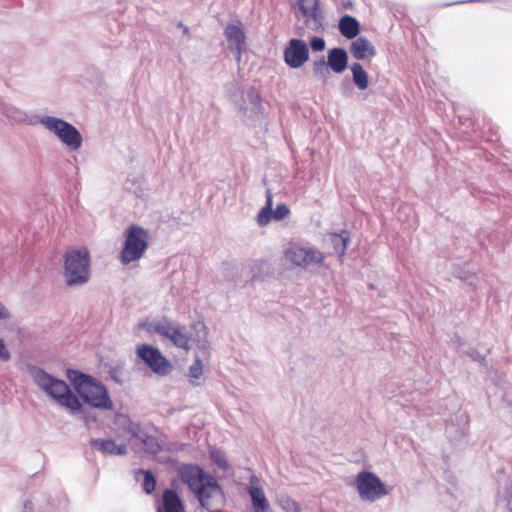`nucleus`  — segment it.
<instances>
[{
    "label": "nucleus",
    "instance_id": "35",
    "mask_svg": "<svg viewBox=\"0 0 512 512\" xmlns=\"http://www.w3.org/2000/svg\"><path fill=\"white\" fill-rule=\"evenodd\" d=\"M10 359V353L2 339H0V361L7 362Z\"/></svg>",
    "mask_w": 512,
    "mask_h": 512
},
{
    "label": "nucleus",
    "instance_id": "4",
    "mask_svg": "<svg viewBox=\"0 0 512 512\" xmlns=\"http://www.w3.org/2000/svg\"><path fill=\"white\" fill-rule=\"evenodd\" d=\"M37 122L70 152H76L82 147L83 137L80 131L64 119L55 116L40 115L37 116Z\"/></svg>",
    "mask_w": 512,
    "mask_h": 512
},
{
    "label": "nucleus",
    "instance_id": "33",
    "mask_svg": "<svg viewBox=\"0 0 512 512\" xmlns=\"http://www.w3.org/2000/svg\"><path fill=\"white\" fill-rule=\"evenodd\" d=\"M290 214V209L286 204L277 205L273 210V219L280 221L285 219Z\"/></svg>",
    "mask_w": 512,
    "mask_h": 512
},
{
    "label": "nucleus",
    "instance_id": "10",
    "mask_svg": "<svg viewBox=\"0 0 512 512\" xmlns=\"http://www.w3.org/2000/svg\"><path fill=\"white\" fill-rule=\"evenodd\" d=\"M201 505L210 512H219L224 504V495L216 480L211 477L195 492Z\"/></svg>",
    "mask_w": 512,
    "mask_h": 512
},
{
    "label": "nucleus",
    "instance_id": "25",
    "mask_svg": "<svg viewBox=\"0 0 512 512\" xmlns=\"http://www.w3.org/2000/svg\"><path fill=\"white\" fill-rule=\"evenodd\" d=\"M353 82L359 90H366L369 86V76L363 66L356 62L350 67Z\"/></svg>",
    "mask_w": 512,
    "mask_h": 512
},
{
    "label": "nucleus",
    "instance_id": "28",
    "mask_svg": "<svg viewBox=\"0 0 512 512\" xmlns=\"http://www.w3.org/2000/svg\"><path fill=\"white\" fill-rule=\"evenodd\" d=\"M203 374V364L200 359H196L189 368L190 383L192 386H198V380Z\"/></svg>",
    "mask_w": 512,
    "mask_h": 512
},
{
    "label": "nucleus",
    "instance_id": "36",
    "mask_svg": "<svg viewBox=\"0 0 512 512\" xmlns=\"http://www.w3.org/2000/svg\"><path fill=\"white\" fill-rule=\"evenodd\" d=\"M11 317L9 309L0 301V320H9Z\"/></svg>",
    "mask_w": 512,
    "mask_h": 512
},
{
    "label": "nucleus",
    "instance_id": "14",
    "mask_svg": "<svg viewBox=\"0 0 512 512\" xmlns=\"http://www.w3.org/2000/svg\"><path fill=\"white\" fill-rule=\"evenodd\" d=\"M248 493L255 512H270L269 501L265 496L260 480L255 475L250 477Z\"/></svg>",
    "mask_w": 512,
    "mask_h": 512
},
{
    "label": "nucleus",
    "instance_id": "24",
    "mask_svg": "<svg viewBox=\"0 0 512 512\" xmlns=\"http://www.w3.org/2000/svg\"><path fill=\"white\" fill-rule=\"evenodd\" d=\"M134 445H142L145 452L155 454L160 450V444L154 436L147 435L142 429L132 438Z\"/></svg>",
    "mask_w": 512,
    "mask_h": 512
},
{
    "label": "nucleus",
    "instance_id": "12",
    "mask_svg": "<svg viewBox=\"0 0 512 512\" xmlns=\"http://www.w3.org/2000/svg\"><path fill=\"white\" fill-rule=\"evenodd\" d=\"M309 58L307 44L300 39H291L284 50V61L291 68L301 67Z\"/></svg>",
    "mask_w": 512,
    "mask_h": 512
},
{
    "label": "nucleus",
    "instance_id": "22",
    "mask_svg": "<svg viewBox=\"0 0 512 512\" xmlns=\"http://www.w3.org/2000/svg\"><path fill=\"white\" fill-rule=\"evenodd\" d=\"M3 113L8 119L19 124L35 125L38 123L37 116L30 118L24 111L11 105L4 106Z\"/></svg>",
    "mask_w": 512,
    "mask_h": 512
},
{
    "label": "nucleus",
    "instance_id": "8",
    "mask_svg": "<svg viewBox=\"0 0 512 512\" xmlns=\"http://www.w3.org/2000/svg\"><path fill=\"white\" fill-rule=\"evenodd\" d=\"M356 488L364 501L374 502L388 494L380 478L371 472H360L356 477Z\"/></svg>",
    "mask_w": 512,
    "mask_h": 512
},
{
    "label": "nucleus",
    "instance_id": "11",
    "mask_svg": "<svg viewBox=\"0 0 512 512\" xmlns=\"http://www.w3.org/2000/svg\"><path fill=\"white\" fill-rule=\"evenodd\" d=\"M238 114L244 121H258L263 117L264 108L259 92L250 87L245 92L243 102L237 106Z\"/></svg>",
    "mask_w": 512,
    "mask_h": 512
},
{
    "label": "nucleus",
    "instance_id": "23",
    "mask_svg": "<svg viewBox=\"0 0 512 512\" xmlns=\"http://www.w3.org/2000/svg\"><path fill=\"white\" fill-rule=\"evenodd\" d=\"M359 22L356 18L345 15L339 21V31L347 39H354L359 34Z\"/></svg>",
    "mask_w": 512,
    "mask_h": 512
},
{
    "label": "nucleus",
    "instance_id": "17",
    "mask_svg": "<svg viewBox=\"0 0 512 512\" xmlns=\"http://www.w3.org/2000/svg\"><path fill=\"white\" fill-rule=\"evenodd\" d=\"M327 64L335 73H342L348 65V55L343 48H333L328 51Z\"/></svg>",
    "mask_w": 512,
    "mask_h": 512
},
{
    "label": "nucleus",
    "instance_id": "37",
    "mask_svg": "<svg viewBox=\"0 0 512 512\" xmlns=\"http://www.w3.org/2000/svg\"><path fill=\"white\" fill-rule=\"evenodd\" d=\"M273 206V197L271 191L268 189L266 191V203L264 207H268V209H272Z\"/></svg>",
    "mask_w": 512,
    "mask_h": 512
},
{
    "label": "nucleus",
    "instance_id": "7",
    "mask_svg": "<svg viewBox=\"0 0 512 512\" xmlns=\"http://www.w3.org/2000/svg\"><path fill=\"white\" fill-rule=\"evenodd\" d=\"M283 255L287 262L300 268L323 263L325 256L322 251L311 245L290 242L284 246Z\"/></svg>",
    "mask_w": 512,
    "mask_h": 512
},
{
    "label": "nucleus",
    "instance_id": "32",
    "mask_svg": "<svg viewBox=\"0 0 512 512\" xmlns=\"http://www.w3.org/2000/svg\"><path fill=\"white\" fill-rule=\"evenodd\" d=\"M271 219H273V209L268 207H263L257 215V223L261 227L266 226Z\"/></svg>",
    "mask_w": 512,
    "mask_h": 512
},
{
    "label": "nucleus",
    "instance_id": "27",
    "mask_svg": "<svg viewBox=\"0 0 512 512\" xmlns=\"http://www.w3.org/2000/svg\"><path fill=\"white\" fill-rule=\"evenodd\" d=\"M313 72H314L316 78H318L321 81H326V79L330 75L329 66L324 59L314 61Z\"/></svg>",
    "mask_w": 512,
    "mask_h": 512
},
{
    "label": "nucleus",
    "instance_id": "1",
    "mask_svg": "<svg viewBox=\"0 0 512 512\" xmlns=\"http://www.w3.org/2000/svg\"><path fill=\"white\" fill-rule=\"evenodd\" d=\"M29 375L33 383L43 393L69 413L76 414L81 411L82 402L64 380L58 379L36 366L29 367Z\"/></svg>",
    "mask_w": 512,
    "mask_h": 512
},
{
    "label": "nucleus",
    "instance_id": "26",
    "mask_svg": "<svg viewBox=\"0 0 512 512\" xmlns=\"http://www.w3.org/2000/svg\"><path fill=\"white\" fill-rule=\"evenodd\" d=\"M194 329L196 330L194 341L196 342L197 347L201 350H207L209 348V343L207 340L208 329L206 325L200 322L194 325Z\"/></svg>",
    "mask_w": 512,
    "mask_h": 512
},
{
    "label": "nucleus",
    "instance_id": "31",
    "mask_svg": "<svg viewBox=\"0 0 512 512\" xmlns=\"http://www.w3.org/2000/svg\"><path fill=\"white\" fill-rule=\"evenodd\" d=\"M141 474L144 475V481H143V489L147 494H150L154 491L156 481L154 476L150 471H140Z\"/></svg>",
    "mask_w": 512,
    "mask_h": 512
},
{
    "label": "nucleus",
    "instance_id": "20",
    "mask_svg": "<svg viewBox=\"0 0 512 512\" xmlns=\"http://www.w3.org/2000/svg\"><path fill=\"white\" fill-rule=\"evenodd\" d=\"M114 424L118 430H121L130 435V439L139 434L141 429L140 425L133 422L126 414L117 413L114 417Z\"/></svg>",
    "mask_w": 512,
    "mask_h": 512
},
{
    "label": "nucleus",
    "instance_id": "40",
    "mask_svg": "<svg viewBox=\"0 0 512 512\" xmlns=\"http://www.w3.org/2000/svg\"><path fill=\"white\" fill-rule=\"evenodd\" d=\"M184 33H188V28L187 27H185Z\"/></svg>",
    "mask_w": 512,
    "mask_h": 512
},
{
    "label": "nucleus",
    "instance_id": "3",
    "mask_svg": "<svg viewBox=\"0 0 512 512\" xmlns=\"http://www.w3.org/2000/svg\"><path fill=\"white\" fill-rule=\"evenodd\" d=\"M142 328L150 334L169 340L175 347L185 351L191 348V336L185 325L167 317L153 319L142 324Z\"/></svg>",
    "mask_w": 512,
    "mask_h": 512
},
{
    "label": "nucleus",
    "instance_id": "34",
    "mask_svg": "<svg viewBox=\"0 0 512 512\" xmlns=\"http://www.w3.org/2000/svg\"><path fill=\"white\" fill-rule=\"evenodd\" d=\"M311 48L313 51H322L325 48V41L321 37H314L311 40Z\"/></svg>",
    "mask_w": 512,
    "mask_h": 512
},
{
    "label": "nucleus",
    "instance_id": "21",
    "mask_svg": "<svg viewBox=\"0 0 512 512\" xmlns=\"http://www.w3.org/2000/svg\"><path fill=\"white\" fill-rule=\"evenodd\" d=\"M298 6L303 15L314 22V25H319L321 22V14L318 9V0H298Z\"/></svg>",
    "mask_w": 512,
    "mask_h": 512
},
{
    "label": "nucleus",
    "instance_id": "19",
    "mask_svg": "<svg viewBox=\"0 0 512 512\" xmlns=\"http://www.w3.org/2000/svg\"><path fill=\"white\" fill-rule=\"evenodd\" d=\"M225 36L231 49L240 54L245 42V35L241 28L236 25H228L225 29Z\"/></svg>",
    "mask_w": 512,
    "mask_h": 512
},
{
    "label": "nucleus",
    "instance_id": "39",
    "mask_svg": "<svg viewBox=\"0 0 512 512\" xmlns=\"http://www.w3.org/2000/svg\"><path fill=\"white\" fill-rule=\"evenodd\" d=\"M474 360H477L479 358V354L475 353L471 355Z\"/></svg>",
    "mask_w": 512,
    "mask_h": 512
},
{
    "label": "nucleus",
    "instance_id": "30",
    "mask_svg": "<svg viewBox=\"0 0 512 512\" xmlns=\"http://www.w3.org/2000/svg\"><path fill=\"white\" fill-rule=\"evenodd\" d=\"M330 239L335 249L340 252V255H343L347 247L348 237L344 234H332Z\"/></svg>",
    "mask_w": 512,
    "mask_h": 512
},
{
    "label": "nucleus",
    "instance_id": "6",
    "mask_svg": "<svg viewBox=\"0 0 512 512\" xmlns=\"http://www.w3.org/2000/svg\"><path fill=\"white\" fill-rule=\"evenodd\" d=\"M149 231L131 225L125 231V241L120 252V261L129 264L141 259L148 248Z\"/></svg>",
    "mask_w": 512,
    "mask_h": 512
},
{
    "label": "nucleus",
    "instance_id": "5",
    "mask_svg": "<svg viewBox=\"0 0 512 512\" xmlns=\"http://www.w3.org/2000/svg\"><path fill=\"white\" fill-rule=\"evenodd\" d=\"M67 286H81L90 277V261L87 249H74L66 253L63 271Z\"/></svg>",
    "mask_w": 512,
    "mask_h": 512
},
{
    "label": "nucleus",
    "instance_id": "16",
    "mask_svg": "<svg viewBox=\"0 0 512 512\" xmlns=\"http://www.w3.org/2000/svg\"><path fill=\"white\" fill-rule=\"evenodd\" d=\"M350 52L357 60L371 59L376 55L373 44L365 37H358L351 42Z\"/></svg>",
    "mask_w": 512,
    "mask_h": 512
},
{
    "label": "nucleus",
    "instance_id": "29",
    "mask_svg": "<svg viewBox=\"0 0 512 512\" xmlns=\"http://www.w3.org/2000/svg\"><path fill=\"white\" fill-rule=\"evenodd\" d=\"M210 458L215 465L223 470H227L229 468L228 461L223 451L219 449H211L210 450Z\"/></svg>",
    "mask_w": 512,
    "mask_h": 512
},
{
    "label": "nucleus",
    "instance_id": "13",
    "mask_svg": "<svg viewBox=\"0 0 512 512\" xmlns=\"http://www.w3.org/2000/svg\"><path fill=\"white\" fill-rule=\"evenodd\" d=\"M181 480L195 493L211 476L205 474L198 465L186 464L179 469Z\"/></svg>",
    "mask_w": 512,
    "mask_h": 512
},
{
    "label": "nucleus",
    "instance_id": "15",
    "mask_svg": "<svg viewBox=\"0 0 512 512\" xmlns=\"http://www.w3.org/2000/svg\"><path fill=\"white\" fill-rule=\"evenodd\" d=\"M90 444L103 455L121 456L125 455L128 451L125 444H117L112 439H92Z\"/></svg>",
    "mask_w": 512,
    "mask_h": 512
},
{
    "label": "nucleus",
    "instance_id": "9",
    "mask_svg": "<svg viewBox=\"0 0 512 512\" xmlns=\"http://www.w3.org/2000/svg\"><path fill=\"white\" fill-rule=\"evenodd\" d=\"M136 353L154 373L165 376L172 371V365L158 348L143 344L137 347Z\"/></svg>",
    "mask_w": 512,
    "mask_h": 512
},
{
    "label": "nucleus",
    "instance_id": "2",
    "mask_svg": "<svg viewBox=\"0 0 512 512\" xmlns=\"http://www.w3.org/2000/svg\"><path fill=\"white\" fill-rule=\"evenodd\" d=\"M68 379L80 401L82 400L85 404L100 410L113 409V401L101 382L78 371H69Z\"/></svg>",
    "mask_w": 512,
    "mask_h": 512
},
{
    "label": "nucleus",
    "instance_id": "18",
    "mask_svg": "<svg viewBox=\"0 0 512 512\" xmlns=\"http://www.w3.org/2000/svg\"><path fill=\"white\" fill-rule=\"evenodd\" d=\"M158 512H185V510L177 493L168 489L163 494V507H159Z\"/></svg>",
    "mask_w": 512,
    "mask_h": 512
},
{
    "label": "nucleus",
    "instance_id": "38",
    "mask_svg": "<svg viewBox=\"0 0 512 512\" xmlns=\"http://www.w3.org/2000/svg\"><path fill=\"white\" fill-rule=\"evenodd\" d=\"M286 503H287V506L286 508L287 509H294V510H297L298 509V506H297V503L290 500V499H286Z\"/></svg>",
    "mask_w": 512,
    "mask_h": 512
}]
</instances>
